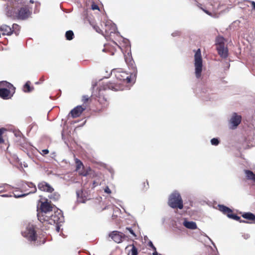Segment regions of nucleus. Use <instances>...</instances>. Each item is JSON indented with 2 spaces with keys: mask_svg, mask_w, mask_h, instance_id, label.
<instances>
[{
  "mask_svg": "<svg viewBox=\"0 0 255 255\" xmlns=\"http://www.w3.org/2000/svg\"><path fill=\"white\" fill-rule=\"evenodd\" d=\"M119 89V86L114 83L110 82L103 83L95 92L94 95L96 98L93 102L94 106L89 110L96 113H100L104 111L109 106L107 98L106 97L105 94V91L107 90L117 91Z\"/></svg>",
  "mask_w": 255,
  "mask_h": 255,
  "instance_id": "1",
  "label": "nucleus"
},
{
  "mask_svg": "<svg viewBox=\"0 0 255 255\" xmlns=\"http://www.w3.org/2000/svg\"><path fill=\"white\" fill-rule=\"evenodd\" d=\"M31 12L28 6H22L21 2L13 0L10 2L7 6L6 14L13 19L24 20L27 18Z\"/></svg>",
  "mask_w": 255,
  "mask_h": 255,
  "instance_id": "2",
  "label": "nucleus"
},
{
  "mask_svg": "<svg viewBox=\"0 0 255 255\" xmlns=\"http://www.w3.org/2000/svg\"><path fill=\"white\" fill-rule=\"evenodd\" d=\"M56 209L57 208L51 203V201L46 200L44 202H41L37 213L38 220L41 223H44L45 219H48L47 217H49V215Z\"/></svg>",
  "mask_w": 255,
  "mask_h": 255,
  "instance_id": "3",
  "label": "nucleus"
},
{
  "mask_svg": "<svg viewBox=\"0 0 255 255\" xmlns=\"http://www.w3.org/2000/svg\"><path fill=\"white\" fill-rule=\"evenodd\" d=\"M15 88L6 81L0 82V97L4 100L10 99L15 93Z\"/></svg>",
  "mask_w": 255,
  "mask_h": 255,
  "instance_id": "4",
  "label": "nucleus"
},
{
  "mask_svg": "<svg viewBox=\"0 0 255 255\" xmlns=\"http://www.w3.org/2000/svg\"><path fill=\"white\" fill-rule=\"evenodd\" d=\"M113 73L118 80L128 84L131 83L135 79L136 72H133V73L129 74L121 69H115L113 71Z\"/></svg>",
  "mask_w": 255,
  "mask_h": 255,
  "instance_id": "5",
  "label": "nucleus"
},
{
  "mask_svg": "<svg viewBox=\"0 0 255 255\" xmlns=\"http://www.w3.org/2000/svg\"><path fill=\"white\" fill-rule=\"evenodd\" d=\"M47 218L48 219H45V222L43 223L45 225L59 224L62 223L64 220L62 211L58 209L54 210Z\"/></svg>",
  "mask_w": 255,
  "mask_h": 255,
  "instance_id": "6",
  "label": "nucleus"
},
{
  "mask_svg": "<svg viewBox=\"0 0 255 255\" xmlns=\"http://www.w3.org/2000/svg\"><path fill=\"white\" fill-rule=\"evenodd\" d=\"M168 204L172 208L182 209L183 204L180 194L177 192H174L171 193L168 199Z\"/></svg>",
  "mask_w": 255,
  "mask_h": 255,
  "instance_id": "7",
  "label": "nucleus"
},
{
  "mask_svg": "<svg viewBox=\"0 0 255 255\" xmlns=\"http://www.w3.org/2000/svg\"><path fill=\"white\" fill-rule=\"evenodd\" d=\"M216 49L218 54L223 58L228 56V49L225 47V39L222 36H218L216 39Z\"/></svg>",
  "mask_w": 255,
  "mask_h": 255,
  "instance_id": "8",
  "label": "nucleus"
},
{
  "mask_svg": "<svg viewBox=\"0 0 255 255\" xmlns=\"http://www.w3.org/2000/svg\"><path fill=\"white\" fill-rule=\"evenodd\" d=\"M194 65L195 68V76L197 78H200L202 71V58L200 49H198L194 55Z\"/></svg>",
  "mask_w": 255,
  "mask_h": 255,
  "instance_id": "9",
  "label": "nucleus"
},
{
  "mask_svg": "<svg viewBox=\"0 0 255 255\" xmlns=\"http://www.w3.org/2000/svg\"><path fill=\"white\" fill-rule=\"evenodd\" d=\"M23 236L30 242H35L37 237L36 232L32 225L29 226L26 228Z\"/></svg>",
  "mask_w": 255,
  "mask_h": 255,
  "instance_id": "10",
  "label": "nucleus"
},
{
  "mask_svg": "<svg viewBox=\"0 0 255 255\" xmlns=\"http://www.w3.org/2000/svg\"><path fill=\"white\" fill-rule=\"evenodd\" d=\"M109 237L117 243H121L124 241L127 240L128 237L123 233L117 231L112 232L109 234Z\"/></svg>",
  "mask_w": 255,
  "mask_h": 255,
  "instance_id": "11",
  "label": "nucleus"
},
{
  "mask_svg": "<svg viewBox=\"0 0 255 255\" xmlns=\"http://www.w3.org/2000/svg\"><path fill=\"white\" fill-rule=\"evenodd\" d=\"M85 110H87L85 108H83L81 105H79L70 111L69 115H70L72 118H76L79 117Z\"/></svg>",
  "mask_w": 255,
  "mask_h": 255,
  "instance_id": "12",
  "label": "nucleus"
},
{
  "mask_svg": "<svg viewBox=\"0 0 255 255\" xmlns=\"http://www.w3.org/2000/svg\"><path fill=\"white\" fill-rule=\"evenodd\" d=\"M125 60L129 68L131 69L133 72H136L134 62L132 59L131 53L128 52L127 54L125 55Z\"/></svg>",
  "mask_w": 255,
  "mask_h": 255,
  "instance_id": "13",
  "label": "nucleus"
},
{
  "mask_svg": "<svg viewBox=\"0 0 255 255\" xmlns=\"http://www.w3.org/2000/svg\"><path fill=\"white\" fill-rule=\"evenodd\" d=\"M37 187L39 190L43 192L52 193L54 191L53 188L45 181L39 182L37 185Z\"/></svg>",
  "mask_w": 255,
  "mask_h": 255,
  "instance_id": "14",
  "label": "nucleus"
},
{
  "mask_svg": "<svg viewBox=\"0 0 255 255\" xmlns=\"http://www.w3.org/2000/svg\"><path fill=\"white\" fill-rule=\"evenodd\" d=\"M80 175L87 176L89 175L92 178L99 176V174L93 170L90 167L86 168V170H83L80 172Z\"/></svg>",
  "mask_w": 255,
  "mask_h": 255,
  "instance_id": "15",
  "label": "nucleus"
},
{
  "mask_svg": "<svg viewBox=\"0 0 255 255\" xmlns=\"http://www.w3.org/2000/svg\"><path fill=\"white\" fill-rule=\"evenodd\" d=\"M82 102L83 103L82 105H81L83 108H85L86 110H88L90 111L89 105L90 103L92 102V100L90 98V97L88 95H83L82 97Z\"/></svg>",
  "mask_w": 255,
  "mask_h": 255,
  "instance_id": "16",
  "label": "nucleus"
},
{
  "mask_svg": "<svg viewBox=\"0 0 255 255\" xmlns=\"http://www.w3.org/2000/svg\"><path fill=\"white\" fill-rule=\"evenodd\" d=\"M242 117L241 116L237 115L236 113H234L233 116L231 119L230 122L234 127L233 128H236L241 123Z\"/></svg>",
  "mask_w": 255,
  "mask_h": 255,
  "instance_id": "17",
  "label": "nucleus"
},
{
  "mask_svg": "<svg viewBox=\"0 0 255 255\" xmlns=\"http://www.w3.org/2000/svg\"><path fill=\"white\" fill-rule=\"evenodd\" d=\"M75 163L76 164L75 170L78 172L79 175L80 172L86 170V169L85 168L83 163L80 159L77 158H75Z\"/></svg>",
  "mask_w": 255,
  "mask_h": 255,
  "instance_id": "18",
  "label": "nucleus"
},
{
  "mask_svg": "<svg viewBox=\"0 0 255 255\" xmlns=\"http://www.w3.org/2000/svg\"><path fill=\"white\" fill-rule=\"evenodd\" d=\"M0 31H2V35H10L12 33L11 28L5 24L0 26Z\"/></svg>",
  "mask_w": 255,
  "mask_h": 255,
  "instance_id": "19",
  "label": "nucleus"
},
{
  "mask_svg": "<svg viewBox=\"0 0 255 255\" xmlns=\"http://www.w3.org/2000/svg\"><path fill=\"white\" fill-rule=\"evenodd\" d=\"M183 225L187 229L191 230H195L197 228L196 223L193 221H185L183 222Z\"/></svg>",
  "mask_w": 255,
  "mask_h": 255,
  "instance_id": "20",
  "label": "nucleus"
},
{
  "mask_svg": "<svg viewBox=\"0 0 255 255\" xmlns=\"http://www.w3.org/2000/svg\"><path fill=\"white\" fill-rule=\"evenodd\" d=\"M242 216L243 218L248 220L255 223V215H254V214L251 212H247L244 213L242 215Z\"/></svg>",
  "mask_w": 255,
  "mask_h": 255,
  "instance_id": "21",
  "label": "nucleus"
},
{
  "mask_svg": "<svg viewBox=\"0 0 255 255\" xmlns=\"http://www.w3.org/2000/svg\"><path fill=\"white\" fill-rule=\"evenodd\" d=\"M77 199L78 202L80 203H85L87 200V198L85 195H83V192L82 190L77 191L76 192Z\"/></svg>",
  "mask_w": 255,
  "mask_h": 255,
  "instance_id": "22",
  "label": "nucleus"
},
{
  "mask_svg": "<svg viewBox=\"0 0 255 255\" xmlns=\"http://www.w3.org/2000/svg\"><path fill=\"white\" fill-rule=\"evenodd\" d=\"M26 183L27 185V187L28 189L30 188L31 189L29 191L26 193H27V195L31 193H34L36 192L37 189L34 183L28 182H26Z\"/></svg>",
  "mask_w": 255,
  "mask_h": 255,
  "instance_id": "23",
  "label": "nucleus"
},
{
  "mask_svg": "<svg viewBox=\"0 0 255 255\" xmlns=\"http://www.w3.org/2000/svg\"><path fill=\"white\" fill-rule=\"evenodd\" d=\"M245 173L248 179L255 182V174L251 170H245Z\"/></svg>",
  "mask_w": 255,
  "mask_h": 255,
  "instance_id": "24",
  "label": "nucleus"
},
{
  "mask_svg": "<svg viewBox=\"0 0 255 255\" xmlns=\"http://www.w3.org/2000/svg\"><path fill=\"white\" fill-rule=\"evenodd\" d=\"M30 82L27 81L23 86V91L24 92H30L33 90V87L30 86Z\"/></svg>",
  "mask_w": 255,
  "mask_h": 255,
  "instance_id": "25",
  "label": "nucleus"
},
{
  "mask_svg": "<svg viewBox=\"0 0 255 255\" xmlns=\"http://www.w3.org/2000/svg\"><path fill=\"white\" fill-rule=\"evenodd\" d=\"M130 247H131V250L129 251L128 254H130V255H138V251L137 249L134 246V245H131L128 246L127 248Z\"/></svg>",
  "mask_w": 255,
  "mask_h": 255,
  "instance_id": "26",
  "label": "nucleus"
},
{
  "mask_svg": "<svg viewBox=\"0 0 255 255\" xmlns=\"http://www.w3.org/2000/svg\"><path fill=\"white\" fill-rule=\"evenodd\" d=\"M74 35V33L72 30H68L66 32L65 37L66 39L68 40H71L73 39Z\"/></svg>",
  "mask_w": 255,
  "mask_h": 255,
  "instance_id": "27",
  "label": "nucleus"
},
{
  "mask_svg": "<svg viewBox=\"0 0 255 255\" xmlns=\"http://www.w3.org/2000/svg\"><path fill=\"white\" fill-rule=\"evenodd\" d=\"M11 29H12V33L14 32L16 35H17L18 34V32L20 30V27L18 24H17L16 23H14L12 25V27Z\"/></svg>",
  "mask_w": 255,
  "mask_h": 255,
  "instance_id": "28",
  "label": "nucleus"
},
{
  "mask_svg": "<svg viewBox=\"0 0 255 255\" xmlns=\"http://www.w3.org/2000/svg\"><path fill=\"white\" fill-rule=\"evenodd\" d=\"M18 192V190H17V188L15 190H14L13 192L14 197H15V198L23 197H24V196H26V195H27V193H24L20 194Z\"/></svg>",
  "mask_w": 255,
  "mask_h": 255,
  "instance_id": "29",
  "label": "nucleus"
},
{
  "mask_svg": "<svg viewBox=\"0 0 255 255\" xmlns=\"http://www.w3.org/2000/svg\"><path fill=\"white\" fill-rule=\"evenodd\" d=\"M21 192L27 193L29 191L26 182H22L21 185Z\"/></svg>",
  "mask_w": 255,
  "mask_h": 255,
  "instance_id": "30",
  "label": "nucleus"
},
{
  "mask_svg": "<svg viewBox=\"0 0 255 255\" xmlns=\"http://www.w3.org/2000/svg\"><path fill=\"white\" fill-rule=\"evenodd\" d=\"M229 208H228V207L226 206H224L223 205H219V209L220 211H221L222 212H223L224 214H226V213L227 212V211H229Z\"/></svg>",
  "mask_w": 255,
  "mask_h": 255,
  "instance_id": "31",
  "label": "nucleus"
},
{
  "mask_svg": "<svg viewBox=\"0 0 255 255\" xmlns=\"http://www.w3.org/2000/svg\"><path fill=\"white\" fill-rule=\"evenodd\" d=\"M5 130H6V129L4 128H0V144H2L4 142V140L3 139L2 135Z\"/></svg>",
  "mask_w": 255,
  "mask_h": 255,
  "instance_id": "32",
  "label": "nucleus"
},
{
  "mask_svg": "<svg viewBox=\"0 0 255 255\" xmlns=\"http://www.w3.org/2000/svg\"><path fill=\"white\" fill-rule=\"evenodd\" d=\"M231 219H233L234 220H235L236 221H240V222H243V223H248L249 222H247L246 221H242L240 220V217L238 216L236 214H233L231 218Z\"/></svg>",
  "mask_w": 255,
  "mask_h": 255,
  "instance_id": "33",
  "label": "nucleus"
},
{
  "mask_svg": "<svg viewBox=\"0 0 255 255\" xmlns=\"http://www.w3.org/2000/svg\"><path fill=\"white\" fill-rule=\"evenodd\" d=\"M211 142L212 145H217L219 143V140L216 138H213L211 139Z\"/></svg>",
  "mask_w": 255,
  "mask_h": 255,
  "instance_id": "34",
  "label": "nucleus"
},
{
  "mask_svg": "<svg viewBox=\"0 0 255 255\" xmlns=\"http://www.w3.org/2000/svg\"><path fill=\"white\" fill-rule=\"evenodd\" d=\"M149 188V184L147 180L143 183V190H147Z\"/></svg>",
  "mask_w": 255,
  "mask_h": 255,
  "instance_id": "35",
  "label": "nucleus"
},
{
  "mask_svg": "<svg viewBox=\"0 0 255 255\" xmlns=\"http://www.w3.org/2000/svg\"><path fill=\"white\" fill-rule=\"evenodd\" d=\"M229 211H227L225 214L227 215L228 217L231 218L232 216L234 214V213L233 211L231 209L229 208Z\"/></svg>",
  "mask_w": 255,
  "mask_h": 255,
  "instance_id": "36",
  "label": "nucleus"
},
{
  "mask_svg": "<svg viewBox=\"0 0 255 255\" xmlns=\"http://www.w3.org/2000/svg\"><path fill=\"white\" fill-rule=\"evenodd\" d=\"M126 230L128 231L130 234H131L133 237L136 238V235H135V234L134 233V232H133V231L130 228H126Z\"/></svg>",
  "mask_w": 255,
  "mask_h": 255,
  "instance_id": "37",
  "label": "nucleus"
},
{
  "mask_svg": "<svg viewBox=\"0 0 255 255\" xmlns=\"http://www.w3.org/2000/svg\"><path fill=\"white\" fill-rule=\"evenodd\" d=\"M91 8L93 10H99V6L94 2H93L91 5Z\"/></svg>",
  "mask_w": 255,
  "mask_h": 255,
  "instance_id": "38",
  "label": "nucleus"
},
{
  "mask_svg": "<svg viewBox=\"0 0 255 255\" xmlns=\"http://www.w3.org/2000/svg\"><path fill=\"white\" fill-rule=\"evenodd\" d=\"M247 2H249L252 7V9L255 10V1L252 0H247Z\"/></svg>",
  "mask_w": 255,
  "mask_h": 255,
  "instance_id": "39",
  "label": "nucleus"
},
{
  "mask_svg": "<svg viewBox=\"0 0 255 255\" xmlns=\"http://www.w3.org/2000/svg\"><path fill=\"white\" fill-rule=\"evenodd\" d=\"M94 28L96 30L97 32L98 33H101L102 32L101 29L99 28V27L97 25H94L93 26Z\"/></svg>",
  "mask_w": 255,
  "mask_h": 255,
  "instance_id": "40",
  "label": "nucleus"
},
{
  "mask_svg": "<svg viewBox=\"0 0 255 255\" xmlns=\"http://www.w3.org/2000/svg\"><path fill=\"white\" fill-rule=\"evenodd\" d=\"M148 246L149 247H150L153 249V250H154V251L156 250V248L155 247V246L153 245V244H152V243L151 241H150L148 243Z\"/></svg>",
  "mask_w": 255,
  "mask_h": 255,
  "instance_id": "41",
  "label": "nucleus"
},
{
  "mask_svg": "<svg viewBox=\"0 0 255 255\" xmlns=\"http://www.w3.org/2000/svg\"><path fill=\"white\" fill-rule=\"evenodd\" d=\"M104 191L105 192L108 193V194H110L111 193V190L110 189V188H109L108 186H107L105 189H104Z\"/></svg>",
  "mask_w": 255,
  "mask_h": 255,
  "instance_id": "42",
  "label": "nucleus"
},
{
  "mask_svg": "<svg viewBox=\"0 0 255 255\" xmlns=\"http://www.w3.org/2000/svg\"><path fill=\"white\" fill-rule=\"evenodd\" d=\"M48 153H49V150L47 149H43L42 150L41 154L42 155H46V154H48Z\"/></svg>",
  "mask_w": 255,
  "mask_h": 255,
  "instance_id": "43",
  "label": "nucleus"
},
{
  "mask_svg": "<svg viewBox=\"0 0 255 255\" xmlns=\"http://www.w3.org/2000/svg\"><path fill=\"white\" fill-rule=\"evenodd\" d=\"M201 9L207 14L209 15H212V13L208 10H207L203 8H201Z\"/></svg>",
  "mask_w": 255,
  "mask_h": 255,
  "instance_id": "44",
  "label": "nucleus"
},
{
  "mask_svg": "<svg viewBox=\"0 0 255 255\" xmlns=\"http://www.w3.org/2000/svg\"><path fill=\"white\" fill-rule=\"evenodd\" d=\"M99 184V183L97 182L96 181H94L93 182V188H95V187L97 186Z\"/></svg>",
  "mask_w": 255,
  "mask_h": 255,
  "instance_id": "45",
  "label": "nucleus"
},
{
  "mask_svg": "<svg viewBox=\"0 0 255 255\" xmlns=\"http://www.w3.org/2000/svg\"><path fill=\"white\" fill-rule=\"evenodd\" d=\"M56 230L57 232H59L60 229V227L58 224H56Z\"/></svg>",
  "mask_w": 255,
  "mask_h": 255,
  "instance_id": "46",
  "label": "nucleus"
},
{
  "mask_svg": "<svg viewBox=\"0 0 255 255\" xmlns=\"http://www.w3.org/2000/svg\"><path fill=\"white\" fill-rule=\"evenodd\" d=\"M46 240H45V239H44V240L42 241V242L41 243L40 242V243L39 244H37V245H41V244H43L45 243Z\"/></svg>",
  "mask_w": 255,
  "mask_h": 255,
  "instance_id": "47",
  "label": "nucleus"
},
{
  "mask_svg": "<svg viewBox=\"0 0 255 255\" xmlns=\"http://www.w3.org/2000/svg\"><path fill=\"white\" fill-rule=\"evenodd\" d=\"M154 251V252L153 253L152 255H158V253L156 252V250Z\"/></svg>",
  "mask_w": 255,
  "mask_h": 255,
  "instance_id": "48",
  "label": "nucleus"
}]
</instances>
